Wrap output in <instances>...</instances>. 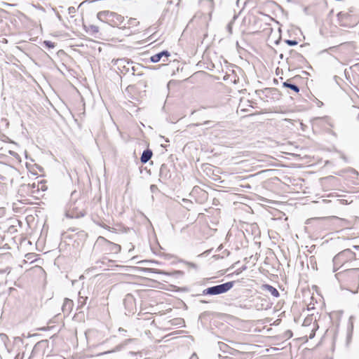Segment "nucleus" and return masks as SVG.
<instances>
[{"label":"nucleus","mask_w":359,"mask_h":359,"mask_svg":"<svg viewBox=\"0 0 359 359\" xmlns=\"http://www.w3.org/2000/svg\"><path fill=\"white\" fill-rule=\"evenodd\" d=\"M73 306V301L68 298H65L62 306V312L65 314H69L72 311Z\"/></svg>","instance_id":"12"},{"label":"nucleus","mask_w":359,"mask_h":359,"mask_svg":"<svg viewBox=\"0 0 359 359\" xmlns=\"http://www.w3.org/2000/svg\"><path fill=\"white\" fill-rule=\"evenodd\" d=\"M47 347L48 341L46 340H42L37 342L32 349L31 355L33 358L43 356Z\"/></svg>","instance_id":"9"},{"label":"nucleus","mask_w":359,"mask_h":359,"mask_svg":"<svg viewBox=\"0 0 359 359\" xmlns=\"http://www.w3.org/2000/svg\"><path fill=\"white\" fill-rule=\"evenodd\" d=\"M283 86L290 88L296 93H299V88L297 85L291 83L288 80L283 83Z\"/></svg>","instance_id":"16"},{"label":"nucleus","mask_w":359,"mask_h":359,"mask_svg":"<svg viewBox=\"0 0 359 359\" xmlns=\"http://www.w3.org/2000/svg\"><path fill=\"white\" fill-rule=\"evenodd\" d=\"M234 285L233 281L208 287L203 291V295H217L227 292Z\"/></svg>","instance_id":"3"},{"label":"nucleus","mask_w":359,"mask_h":359,"mask_svg":"<svg viewBox=\"0 0 359 359\" xmlns=\"http://www.w3.org/2000/svg\"><path fill=\"white\" fill-rule=\"evenodd\" d=\"M298 56H299V57H301V58H303L302 55H299V54H298Z\"/></svg>","instance_id":"27"},{"label":"nucleus","mask_w":359,"mask_h":359,"mask_svg":"<svg viewBox=\"0 0 359 359\" xmlns=\"http://www.w3.org/2000/svg\"><path fill=\"white\" fill-rule=\"evenodd\" d=\"M211 121H205L203 124H209Z\"/></svg>","instance_id":"26"},{"label":"nucleus","mask_w":359,"mask_h":359,"mask_svg":"<svg viewBox=\"0 0 359 359\" xmlns=\"http://www.w3.org/2000/svg\"><path fill=\"white\" fill-rule=\"evenodd\" d=\"M263 287L265 288L266 291L270 292L271 295H273L274 297H278L280 296L279 292L274 287L270 285H264Z\"/></svg>","instance_id":"15"},{"label":"nucleus","mask_w":359,"mask_h":359,"mask_svg":"<svg viewBox=\"0 0 359 359\" xmlns=\"http://www.w3.org/2000/svg\"><path fill=\"white\" fill-rule=\"evenodd\" d=\"M111 64L116 67L117 69L121 71V73H127L129 72L130 68L131 67L132 62L127 60L125 58L121 59H113L111 60ZM132 69L134 70L133 67Z\"/></svg>","instance_id":"7"},{"label":"nucleus","mask_w":359,"mask_h":359,"mask_svg":"<svg viewBox=\"0 0 359 359\" xmlns=\"http://www.w3.org/2000/svg\"><path fill=\"white\" fill-rule=\"evenodd\" d=\"M232 25H233V22L231 21L228 24L227 27H226L229 34H232Z\"/></svg>","instance_id":"22"},{"label":"nucleus","mask_w":359,"mask_h":359,"mask_svg":"<svg viewBox=\"0 0 359 359\" xmlns=\"http://www.w3.org/2000/svg\"><path fill=\"white\" fill-rule=\"evenodd\" d=\"M152 155H153V153H152L151 150H150V149L144 150L140 157L141 162L142 163H147L152 157Z\"/></svg>","instance_id":"13"},{"label":"nucleus","mask_w":359,"mask_h":359,"mask_svg":"<svg viewBox=\"0 0 359 359\" xmlns=\"http://www.w3.org/2000/svg\"><path fill=\"white\" fill-rule=\"evenodd\" d=\"M286 43L289 46H295L297 44V41L295 40H286Z\"/></svg>","instance_id":"21"},{"label":"nucleus","mask_w":359,"mask_h":359,"mask_svg":"<svg viewBox=\"0 0 359 359\" xmlns=\"http://www.w3.org/2000/svg\"><path fill=\"white\" fill-rule=\"evenodd\" d=\"M97 243H101L104 245L106 250H108L113 253H118L121 251V247L120 245L114 243L102 236H99L97 240Z\"/></svg>","instance_id":"8"},{"label":"nucleus","mask_w":359,"mask_h":359,"mask_svg":"<svg viewBox=\"0 0 359 359\" xmlns=\"http://www.w3.org/2000/svg\"><path fill=\"white\" fill-rule=\"evenodd\" d=\"M89 30L93 34H97L99 32V27L96 25H90Z\"/></svg>","instance_id":"18"},{"label":"nucleus","mask_w":359,"mask_h":359,"mask_svg":"<svg viewBox=\"0 0 359 359\" xmlns=\"http://www.w3.org/2000/svg\"><path fill=\"white\" fill-rule=\"evenodd\" d=\"M68 13L69 15L73 16V15L76 13V8L74 6H70L68 8Z\"/></svg>","instance_id":"20"},{"label":"nucleus","mask_w":359,"mask_h":359,"mask_svg":"<svg viewBox=\"0 0 359 359\" xmlns=\"http://www.w3.org/2000/svg\"><path fill=\"white\" fill-rule=\"evenodd\" d=\"M101 334L95 330H88L86 332V336L88 343L92 342L93 338L100 336Z\"/></svg>","instance_id":"14"},{"label":"nucleus","mask_w":359,"mask_h":359,"mask_svg":"<svg viewBox=\"0 0 359 359\" xmlns=\"http://www.w3.org/2000/svg\"><path fill=\"white\" fill-rule=\"evenodd\" d=\"M139 25L140 22L136 18H130L126 22H124L121 28L125 31L126 36H130L140 32V29H137Z\"/></svg>","instance_id":"6"},{"label":"nucleus","mask_w":359,"mask_h":359,"mask_svg":"<svg viewBox=\"0 0 359 359\" xmlns=\"http://www.w3.org/2000/svg\"><path fill=\"white\" fill-rule=\"evenodd\" d=\"M170 55V53L168 50H163L162 52H160L158 53H156V54L152 55L150 57V60L152 62L156 63V62H159L163 57H164L163 61L166 62L168 60V57Z\"/></svg>","instance_id":"11"},{"label":"nucleus","mask_w":359,"mask_h":359,"mask_svg":"<svg viewBox=\"0 0 359 359\" xmlns=\"http://www.w3.org/2000/svg\"><path fill=\"white\" fill-rule=\"evenodd\" d=\"M358 119L359 120V113H358Z\"/></svg>","instance_id":"30"},{"label":"nucleus","mask_w":359,"mask_h":359,"mask_svg":"<svg viewBox=\"0 0 359 359\" xmlns=\"http://www.w3.org/2000/svg\"><path fill=\"white\" fill-rule=\"evenodd\" d=\"M81 201L70 203L66 210L65 215L68 218H80L86 215V212L83 208H80Z\"/></svg>","instance_id":"4"},{"label":"nucleus","mask_w":359,"mask_h":359,"mask_svg":"<svg viewBox=\"0 0 359 359\" xmlns=\"http://www.w3.org/2000/svg\"><path fill=\"white\" fill-rule=\"evenodd\" d=\"M97 18L100 21L106 22L112 27H116L119 29H121V27L125 22V18L123 16L109 11L99 12L97 15Z\"/></svg>","instance_id":"1"},{"label":"nucleus","mask_w":359,"mask_h":359,"mask_svg":"<svg viewBox=\"0 0 359 359\" xmlns=\"http://www.w3.org/2000/svg\"><path fill=\"white\" fill-rule=\"evenodd\" d=\"M356 259L355 253L350 249H346L338 253L333 258V271H336L344 264L349 261Z\"/></svg>","instance_id":"2"},{"label":"nucleus","mask_w":359,"mask_h":359,"mask_svg":"<svg viewBox=\"0 0 359 359\" xmlns=\"http://www.w3.org/2000/svg\"><path fill=\"white\" fill-rule=\"evenodd\" d=\"M335 277L339 280L354 281L359 279V268L345 269L337 273Z\"/></svg>","instance_id":"5"},{"label":"nucleus","mask_w":359,"mask_h":359,"mask_svg":"<svg viewBox=\"0 0 359 359\" xmlns=\"http://www.w3.org/2000/svg\"><path fill=\"white\" fill-rule=\"evenodd\" d=\"M354 248L358 249V248H359V246H354Z\"/></svg>","instance_id":"29"},{"label":"nucleus","mask_w":359,"mask_h":359,"mask_svg":"<svg viewBox=\"0 0 359 359\" xmlns=\"http://www.w3.org/2000/svg\"><path fill=\"white\" fill-rule=\"evenodd\" d=\"M199 6L201 8L204 15H211L214 8L212 0H199Z\"/></svg>","instance_id":"10"},{"label":"nucleus","mask_w":359,"mask_h":359,"mask_svg":"<svg viewBox=\"0 0 359 359\" xmlns=\"http://www.w3.org/2000/svg\"><path fill=\"white\" fill-rule=\"evenodd\" d=\"M342 222L346 223L347 222L344 219L341 220Z\"/></svg>","instance_id":"28"},{"label":"nucleus","mask_w":359,"mask_h":359,"mask_svg":"<svg viewBox=\"0 0 359 359\" xmlns=\"http://www.w3.org/2000/svg\"><path fill=\"white\" fill-rule=\"evenodd\" d=\"M316 325H314V327L312 329L310 334H309V338L310 339H313L315 336V330H316Z\"/></svg>","instance_id":"23"},{"label":"nucleus","mask_w":359,"mask_h":359,"mask_svg":"<svg viewBox=\"0 0 359 359\" xmlns=\"http://www.w3.org/2000/svg\"><path fill=\"white\" fill-rule=\"evenodd\" d=\"M57 17L60 20H62V17L59 13L57 14Z\"/></svg>","instance_id":"25"},{"label":"nucleus","mask_w":359,"mask_h":359,"mask_svg":"<svg viewBox=\"0 0 359 359\" xmlns=\"http://www.w3.org/2000/svg\"><path fill=\"white\" fill-rule=\"evenodd\" d=\"M31 256H32V255L29 254V255H26V257L29 259H32Z\"/></svg>","instance_id":"24"},{"label":"nucleus","mask_w":359,"mask_h":359,"mask_svg":"<svg viewBox=\"0 0 359 359\" xmlns=\"http://www.w3.org/2000/svg\"><path fill=\"white\" fill-rule=\"evenodd\" d=\"M43 44L49 48H53L55 47V43L50 41H44Z\"/></svg>","instance_id":"19"},{"label":"nucleus","mask_w":359,"mask_h":359,"mask_svg":"<svg viewBox=\"0 0 359 359\" xmlns=\"http://www.w3.org/2000/svg\"><path fill=\"white\" fill-rule=\"evenodd\" d=\"M87 299H88V297H83L82 295V292L80 291L79 293V298H78V308L83 307L86 304Z\"/></svg>","instance_id":"17"}]
</instances>
